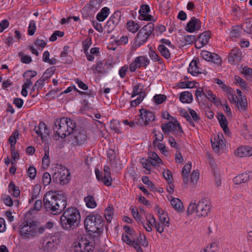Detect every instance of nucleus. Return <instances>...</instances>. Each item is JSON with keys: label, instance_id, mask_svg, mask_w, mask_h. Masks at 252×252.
<instances>
[{"label": "nucleus", "instance_id": "f257e3e1", "mask_svg": "<svg viewBox=\"0 0 252 252\" xmlns=\"http://www.w3.org/2000/svg\"><path fill=\"white\" fill-rule=\"evenodd\" d=\"M43 202L45 209L54 215L61 214L67 205L65 196L53 191H48L44 194Z\"/></svg>", "mask_w": 252, "mask_h": 252}, {"label": "nucleus", "instance_id": "f03ea898", "mask_svg": "<svg viewBox=\"0 0 252 252\" xmlns=\"http://www.w3.org/2000/svg\"><path fill=\"white\" fill-rule=\"evenodd\" d=\"M80 218V212L77 208L69 207L65 210L61 216V226L65 230H73L79 226Z\"/></svg>", "mask_w": 252, "mask_h": 252}, {"label": "nucleus", "instance_id": "7ed1b4c3", "mask_svg": "<svg viewBox=\"0 0 252 252\" xmlns=\"http://www.w3.org/2000/svg\"><path fill=\"white\" fill-rule=\"evenodd\" d=\"M76 127V125L73 120L63 117L56 120L53 129L56 137L63 138L70 135Z\"/></svg>", "mask_w": 252, "mask_h": 252}, {"label": "nucleus", "instance_id": "20e7f679", "mask_svg": "<svg viewBox=\"0 0 252 252\" xmlns=\"http://www.w3.org/2000/svg\"><path fill=\"white\" fill-rule=\"evenodd\" d=\"M211 203L207 198H202L197 202H191L187 210V215H190L195 212L199 218L206 217L211 213Z\"/></svg>", "mask_w": 252, "mask_h": 252}, {"label": "nucleus", "instance_id": "39448f33", "mask_svg": "<svg viewBox=\"0 0 252 252\" xmlns=\"http://www.w3.org/2000/svg\"><path fill=\"white\" fill-rule=\"evenodd\" d=\"M104 221L97 214H91L86 217L84 226L88 232L99 234L103 230Z\"/></svg>", "mask_w": 252, "mask_h": 252}, {"label": "nucleus", "instance_id": "423d86ee", "mask_svg": "<svg viewBox=\"0 0 252 252\" xmlns=\"http://www.w3.org/2000/svg\"><path fill=\"white\" fill-rule=\"evenodd\" d=\"M53 180L56 183L63 185L67 184L70 179L69 170L61 164H57L54 168Z\"/></svg>", "mask_w": 252, "mask_h": 252}, {"label": "nucleus", "instance_id": "0eeeda50", "mask_svg": "<svg viewBox=\"0 0 252 252\" xmlns=\"http://www.w3.org/2000/svg\"><path fill=\"white\" fill-rule=\"evenodd\" d=\"M45 231L43 226H40L36 223H26L20 228V234L27 238H31L42 234Z\"/></svg>", "mask_w": 252, "mask_h": 252}, {"label": "nucleus", "instance_id": "6e6552de", "mask_svg": "<svg viewBox=\"0 0 252 252\" xmlns=\"http://www.w3.org/2000/svg\"><path fill=\"white\" fill-rule=\"evenodd\" d=\"M74 251L91 252L94 249V243L90 242L85 237H81L73 244Z\"/></svg>", "mask_w": 252, "mask_h": 252}, {"label": "nucleus", "instance_id": "1a4fd4ad", "mask_svg": "<svg viewBox=\"0 0 252 252\" xmlns=\"http://www.w3.org/2000/svg\"><path fill=\"white\" fill-rule=\"evenodd\" d=\"M161 128L164 133L171 132L173 134H180L183 132V129L177 120L172 117V122L162 124Z\"/></svg>", "mask_w": 252, "mask_h": 252}, {"label": "nucleus", "instance_id": "9d476101", "mask_svg": "<svg viewBox=\"0 0 252 252\" xmlns=\"http://www.w3.org/2000/svg\"><path fill=\"white\" fill-rule=\"evenodd\" d=\"M87 139L86 132L83 130H76L75 128L70 135L69 141L74 146L83 144Z\"/></svg>", "mask_w": 252, "mask_h": 252}, {"label": "nucleus", "instance_id": "9b49d317", "mask_svg": "<svg viewBox=\"0 0 252 252\" xmlns=\"http://www.w3.org/2000/svg\"><path fill=\"white\" fill-rule=\"evenodd\" d=\"M140 112L139 118L137 119L136 121L137 125L146 126L149 122L153 121L155 120V117L153 112L143 109L140 110Z\"/></svg>", "mask_w": 252, "mask_h": 252}, {"label": "nucleus", "instance_id": "f8f14e48", "mask_svg": "<svg viewBox=\"0 0 252 252\" xmlns=\"http://www.w3.org/2000/svg\"><path fill=\"white\" fill-rule=\"evenodd\" d=\"M150 63V60L144 56H141L136 57L134 60L129 64V70L131 72L135 71L137 68L143 66L146 67Z\"/></svg>", "mask_w": 252, "mask_h": 252}, {"label": "nucleus", "instance_id": "ddd939ff", "mask_svg": "<svg viewBox=\"0 0 252 252\" xmlns=\"http://www.w3.org/2000/svg\"><path fill=\"white\" fill-rule=\"evenodd\" d=\"M103 171L104 176H101V173L98 170H95L96 178L103 183L105 185L109 186L111 185L112 179L110 176V169L109 166H105Z\"/></svg>", "mask_w": 252, "mask_h": 252}, {"label": "nucleus", "instance_id": "4468645a", "mask_svg": "<svg viewBox=\"0 0 252 252\" xmlns=\"http://www.w3.org/2000/svg\"><path fill=\"white\" fill-rule=\"evenodd\" d=\"M34 131L38 136L41 137L43 140L44 137H46L49 135L50 130L46 125L42 122H40L37 126H35Z\"/></svg>", "mask_w": 252, "mask_h": 252}, {"label": "nucleus", "instance_id": "2eb2a0df", "mask_svg": "<svg viewBox=\"0 0 252 252\" xmlns=\"http://www.w3.org/2000/svg\"><path fill=\"white\" fill-rule=\"evenodd\" d=\"M122 16L120 11H116L107 21L106 26L109 28L110 31L113 30L118 25Z\"/></svg>", "mask_w": 252, "mask_h": 252}, {"label": "nucleus", "instance_id": "dca6fc26", "mask_svg": "<svg viewBox=\"0 0 252 252\" xmlns=\"http://www.w3.org/2000/svg\"><path fill=\"white\" fill-rule=\"evenodd\" d=\"M200 28V21L198 19L193 17L187 24V26L185 29L188 32H193L195 31H198Z\"/></svg>", "mask_w": 252, "mask_h": 252}, {"label": "nucleus", "instance_id": "f3484780", "mask_svg": "<svg viewBox=\"0 0 252 252\" xmlns=\"http://www.w3.org/2000/svg\"><path fill=\"white\" fill-rule=\"evenodd\" d=\"M242 58V53L238 48H233L230 51L228 60L230 63L234 64L240 62Z\"/></svg>", "mask_w": 252, "mask_h": 252}, {"label": "nucleus", "instance_id": "a211bd4d", "mask_svg": "<svg viewBox=\"0 0 252 252\" xmlns=\"http://www.w3.org/2000/svg\"><path fill=\"white\" fill-rule=\"evenodd\" d=\"M58 243V239L56 237H50L45 243L43 244L44 250L47 252H51L57 248Z\"/></svg>", "mask_w": 252, "mask_h": 252}, {"label": "nucleus", "instance_id": "6ab92c4d", "mask_svg": "<svg viewBox=\"0 0 252 252\" xmlns=\"http://www.w3.org/2000/svg\"><path fill=\"white\" fill-rule=\"evenodd\" d=\"M252 178V172H245L239 174L233 179V182L235 184L240 185L245 183Z\"/></svg>", "mask_w": 252, "mask_h": 252}, {"label": "nucleus", "instance_id": "aec40b11", "mask_svg": "<svg viewBox=\"0 0 252 252\" xmlns=\"http://www.w3.org/2000/svg\"><path fill=\"white\" fill-rule=\"evenodd\" d=\"M236 156L239 157L252 156V147L249 146H241L235 152Z\"/></svg>", "mask_w": 252, "mask_h": 252}, {"label": "nucleus", "instance_id": "412c9836", "mask_svg": "<svg viewBox=\"0 0 252 252\" xmlns=\"http://www.w3.org/2000/svg\"><path fill=\"white\" fill-rule=\"evenodd\" d=\"M188 72L193 76H197L203 73V70L198 66L197 62L192 60L189 63Z\"/></svg>", "mask_w": 252, "mask_h": 252}, {"label": "nucleus", "instance_id": "4be33fe9", "mask_svg": "<svg viewBox=\"0 0 252 252\" xmlns=\"http://www.w3.org/2000/svg\"><path fill=\"white\" fill-rule=\"evenodd\" d=\"M156 210L157 211L159 220L160 222L164 225L167 227L169 226V218L167 214L163 210L160 209L158 207L156 208Z\"/></svg>", "mask_w": 252, "mask_h": 252}, {"label": "nucleus", "instance_id": "5701e85b", "mask_svg": "<svg viewBox=\"0 0 252 252\" xmlns=\"http://www.w3.org/2000/svg\"><path fill=\"white\" fill-rule=\"evenodd\" d=\"M210 37V33L209 31L201 33L198 37L197 41L198 43L200 44L199 46H196L197 48H200L203 46L206 45L209 40Z\"/></svg>", "mask_w": 252, "mask_h": 252}, {"label": "nucleus", "instance_id": "b1692460", "mask_svg": "<svg viewBox=\"0 0 252 252\" xmlns=\"http://www.w3.org/2000/svg\"><path fill=\"white\" fill-rule=\"evenodd\" d=\"M149 37L148 34L140 30L135 39V43L139 47L146 42Z\"/></svg>", "mask_w": 252, "mask_h": 252}, {"label": "nucleus", "instance_id": "393cba45", "mask_svg": "<svg viewBox=\"0 0 252 252\" xmlns=\"http://www.w3.org/2000/svg\"><path fill=\"white\" fill-rule=\"evenodd\" d=\"M218 119L223 131L226 134L228 135L229 130L227 126L228 123L226 118L222 113H220L218 114Z\"/></svg>", "mask_w": 252, "mask_h": 252}, {"label": "nucleus", "instance_id": "a878e982", "mask_svg": "<svg viewBox=\"0 0 252 252\" xmlns=\"http://www.w3.org/2000/svg\"><path fill=\"white\" fill-rule=\"evenodd\" d=\"M148 160L150 163L153 166H157L160 163H162L161 158L158 155L154 152H151L149 154Z\"/></svg>", "mask_w": 252, "mask_h": 252}, {"label": "nucleus", "instance_id": "bb28decb", "mask_svg": "<svg viewBox=\"0 0 252 252\" xmlns=\"http://www.w3.org/2000/svg\"><path fill=\"white\" fill-rule=\"evenodd\" d=\"M110 13V9L107 7L102 8L96 15V19L99 22L104 21Z\"/></svg>", "mask_w": 252, "mask_h": 252}, {"label": "nucleus", "instance_id": "cd10ccee", "mask_svg": "<svg viewBox=\"0 0 252 252\" xmlns=\"http://www.w3.org/2000/svg\"><path fill=\"white\" fill-rule=\"evenodd\" d=\"M179 99L182 103H190L192 102L193 97L190 92H183L181 93Z\"/></svg>", "mask_w": 252, "mask_h": 252}, {"label": "nucleus", "instance_id": "c85d7f7f", "mask_svg": "<svg viewBox=\"0 0 252 252\" xmlns=\"http://www.w3.org/2000/svg\"><path fill=\"white\" fill-rule=\"evenodd\" d=\"M171 204L172 207L177 211H183V205L181 201L176 198H174L171 200Z\"/></svg>", "mask_w": 252, "mask_h": 252}, {"label": "nucleus", "instance_id": "c756f323", "mask_svg": "<svg viewBox=\"0 0 252 252\" xmlns=\"http://www.w3.org/2000/svg\"><path fill=\"white\" fill-rule=\"evenodd\" d=\"M137 95L141 98H144L145 96V93L143 91V89L140 88L139 85H136L134 87L131 97H134Z\"/></svg>", "mask_w": 252, "mask_h": 252}, {"label": "nucleus", "instance_id": "7c9ffc66", "mask_svg": "<svg viewBox=\"0 0 252 252\" xmlns=\"http://www.w3.org/2000/svg\"><path fill=\"white\" fill-rule=\"evenodd\" d=\"M84 201L86 203V206L90 208H94L96 206V202L94 200V197L92 195H88L84 198Z\"/></svg>", "mask_w": 252, "mask_h": 252}, {"label": "nucleus", "instance_id": "2f4dec72", "mask_svg": "<svg viewBox=\"0 0 252 252\" xmlns=\"http://www.w3.org/2000/svg\"><path fill=\"white\" fill-rule=\"evenodd\" d=\"M45 80H43V78H41L38 80L34 85L32 87V91H37V93L36 94H33L32 97H34L35 95H37L39 91L43 88L45 83Z\"/></svg>", "mask_w": 252, "mask_h": 252}, {"label": "nucleus", "instance_id": "473e14b6", "mask_svg": "<svg viewBox=\"0 0 252 252\" xmlns=\"http://www.w3.org/2000/svg\"><path fill=\"white\" fill-rule=\"evenodd\" d=\"M158 50L160 52L161 55L166 59H168L171 57V53L168 49L164 45H159L158 47Z\"/></svg>", "mask_w": 252, "mask_h": 252}, {"label": "nucleus", "instance_id": "72a5a7b5", "mask_svg": "<svg viewBox=\"0 0 252 252\" xmlns=\"http://www.w3.org/2000/svg\"><path fill=\"white\" fill-rule=\"evenodd\" d=\"M244 31L248 33H252V19H247L242 25Z\"/></svg>", "mask_w": 252, "mask_h": 252}, {"label": "nucleus", "instance_id": "f704fd0d", "mask_svg": "<svg viewBox=\"0 0 252 252\" xmlns=\"http://www.w3.org/2000/svg\"><path fill=\"white\" fill-rule=\"evenodd\" d=\"M238 109L240 111H245L247 108L248 102L246 98H240V100H238L235 103Z\"/></svg>", "mask_w": 252, "mask_h": 252}, {"label": "nucleus", "instance_id": "c9c22d12", "mask_svg": "<svg viewBox=\"0 0 252 252\" xmlns=\"http://www.w3.org/2000/svg\"><path fill=\"white\" fill-rule=\"evenodd\" d=\"M127 30L133 33L136 32L139 29V26L137 23L131 21L127 23Z\"/></svg>", "mask_w": 252, "mask_h": 252}, {"label": "nucleus", "instance_id": "e433bc0d", "mask_svg": "<svg viewBox=\"0 0 252 252\" xmlns=\"http://www.w3.org/2000/svg\"><path fill=\"white\" fill-rule=\"evenodd\" d=\"M235 80L236 81V83L239 84L241 88L244 89L247 91H250V88L248 86L247 83L243 79L241 78L240 77L238 76H235Z\"/></svg>", "mask_w": 252, "mask_h": 252}, {"label": "nucleus", "instance_id": "4c0bfd02", "mask_svg": "<svg viewBox=\"0 0 252 252\" xmlns=\"http://www.w3.org/2000/svg\"><path fill=\"white\" fill-rule=\"evenodd\" d=\"M114 214L112 207L108 206L105 210L104 216L107 222H110Z\"/></svg>", "mask_w": 252, "mask_h": 252}, {"label": "nucleus", "instance_id": "58836bf2", "mask_svg": "<svg viewBox=\"0 0 252 252\" xmlns=\"http://www.w3.org/2000/svg\"><path fill=\"white\" fill-rule=\"evenodd\" d=\"M149 56L153 61L158 62L159 63H161V59L152 48H150L149 49Z\"/></svg>", "mask_w": 252, "mask_h": 252}, {"label": "nucleus", "instance_id": "ea45409f", "mask_svg": "<svg viewBox=\"0 0 252 252\" xmlns=\"http://www.w3.org/2000/svg\"><path fill=\"white\" fill-rule=\"evenodd\" d=\"M154 29V24L152 23H150L144 26L141 30L150 36L153 32Z\"/></svg>", "mask_w": 252, "mask_h": 252}, {"label": "nucleus", "instance_id": "a19ab883", "mask_svg": "<svg viewBox=\"0 0 252 252\" xmlns=\"http://www.w3.org/2000/svg\"><path fill=\"white\" fill-rule=\"evenodd\" d=\"M36 29L35 22L34 20H31L28 27V34L30 36L33 35L36 31Z\"/></svg>", "mask_w": 252, "mask_h": 252}, {"label": "nucleus", "instance_id": "79ce46f5", "mask_svg": "<svg viewBox=\"0 0 252 252\" xmlns=\"http://www.w3.org/2000/svg\"><path fill=\"white\" fill-rule=\"evenodd\" d=\"M218 247V244L217 243H213L208 245L206 248L202 249L200 250V252H215V248Z\"/></svg>", "mask_w": 252, "mask_h": 252}, {"label": "nucleus", "instance_id": "37998d69", "mask_svg": "<svg viewBox=\"0 0 252 252\" xmlns=\"http://www.w3.org/2000/svg\"><path fill=\"white\" fill-rule=\"evenodd\" d=\"M188 111L191 116L192 121L194 122V124L195 123H197L200 119V117L199 116V115L194 110L192 109H189Z\"/></svg>", "mask_w": 252, "mask_h": 252}, {"label": "nucleus", "instance_id": "c03bdc74", "mask_svg": "<svg viewBox=\"0 0 252 252\" xmlns=\"http://www.w3.org/2000/svg\"><path fill=\"white\" fill-rule=\"evenodd\" d=\"M50 163L49 152L45 151L44 156L42 158V165L44 168H47Z\"/></svg>", "mask_w": 252, "mask_h": 252}, {"label": "nucleus", "instance_id": "a18cd8bd", "mask_svg": "<svg viewBox=\"0 0 252 252\" xmlns=\"http://www.w3.org/2000/svg\"><path fill=\"white\" fill-rule=\"evenodd\" d=\"M55 72V69L54 67H50L47 69L42 76V78L43 80H46L48 78H50L51 76L54 74Z\"/></svg>", "mask_w": 252, "mask_h": 252}, {"label": "nucleus", "instance_id": "49530a36", "mask_svg": "<svg viewBox=\"0 0 252 252\" xmlns=\"http://www.w3.org/2000/svg\"><path fill=\"white\" fill-rule=\"evenodd\" d=\"M51 181V177L50 174L48 172L44 173L42 176V182L45 186L50 184Z\"/></svg>", "mask_w": 252, "mask_h": 252}, {"label": "nucleus", "instance_id": "de8ad7c7", "mask_svg": "<svg viewBox=\"0 0 252 252\" xmlns=\"http://www.w3.org/2000/svg\"><path fill=\"white\" fill-rule=\"evenodd\" d=\"M19 56L21 57V62L24 63L28 64L32 61V58L30 56L23 55L22 52L19 53Z\"/></svg>", "mask_w": 252, "mask_h": 252}, {"label": "nucleus", "instance_id": "09e8293b", "mask_svg": "<svg viewBox=\"0 0 252 252\" xmlns=\"http://www.w3.org/2000/svg\"><path fill=\"white\" fill-rule=\"evenodd\" d=\"M9 189L13 191V195L15 197L19 196L20 191L18 187H16L13 182H11L9 185Z\"/></svg>", "mask_w": 252, "mask_h": 252}, {"label": "nucleus", "instance_id": "8fccbe9b", "mask_svg": "<svg viewBox=\"0 0 252 252\" xmlns=\"http://www.w3.org/2000/svg\"><path fill=\"white\" fill-rule=\"evenodd\" d=\"M166 96L164 94H156L154 96L155 101L158 104L163 103L166 99Z\"/></svg>", "mask_w": 252, "mask_h": 252}, {"label": "nucleus", "instance_id": "3c124183", "mask_svg": "<svg viewBox=\"0 0 252 252\" xmlns=\"http://www.w3.org/2000/svg\"><path fill=\"white\" fill-rule=\"evenodd\" d=\"M40 192L39 187L35 185L33 189V192L32 194L31 199L30 200L29 202L31 203L32 201L36 199L37 196L39 195Z\"/></svg>", "mask_w": 252, "mask_h": 252}, {"label": "nucleus", "instance_id": "603ef678", "mask_svg": "<svg viewBox=\"0 0 252 252\" xmlns=\"http://www.w3.org/2000/svg\"><path fill=\"white\" fill-rule=\"evenodd\" d=\"M217 84H218L220 87H221V88L222 89V90L226 92H229L230 91V89L231 88L229 86H226L223 82L222 80H220V79H216V82H215Z\"/></svg>", "mask_w": 252, "mask_h": 252}, {"label": "nucleus", "instance_id": "864d4df0", "mask_svg": "<svg viewBox=\"0 0 252 252\" xmlns=\"http://www.w3.org/2000/svg\"><path fill=\"white\" fill-rule=\"evenodd\" d=\"M19 133L18 131H15L9 138L8 141L11 144V146L14 145L16 143V139L18 138Z\"/></svg>", "mask_w": 252, "mask_h": 252}, {"label": "nucleus", "instance_id": "5fc2aeb1", "mask_svg": "<svg viewBox=\"0 0 252 252\" xmlns=\"http://www.w3.org/2000/svg\"><path fill=\"white\" fill-rule=\"evenodd\" d=\"M137 240L138 242L143 246L145 247H147L148 246V241L144 235L140 234L139 236L138 237Z\"/></svg>", "mask_w": 252, "mask_h": 252}, {"label": "nucleus", "instance_id": "6e6d98bb", "mask_svg": "<svg viewBox=\"0 0 252 252\" xmlns=\"http://www.w3.org/2000/svg\"><path fill=\"white\" fill-rule=\"evenodd\" d=\"M150 12V7L149 5L147 4H143L141 6L140 10L139 11L140 16L145 15L146 14H148Z\"/></svg>", "mask_w": 252, "mask_h": 252}, {"label": "nucleus", "instance_id": "4d7b16f0", "mask_svg": "<svg viewBox=\"0 0 252 252\" xmlns=\"http://www.w3.org/2000/svg\"><path fill=\"white\" fill-rule=\"evenodd\" d=\"M226 93H227V96L230 101L233 102L234 103H236L238 99L237 95L231 92V88L230 89L229 92H226Z\"/></svg>", "mask_w": 252, "mask_h": 252}, {"label": "nucleus", "instance_id": "13d9d810", "mask_svg": "<svg viewBox=\"0 0 252 252\" xmlns=\"http://www.w3.org/2000/svg\"><path fill=\"white\" fill-rule=\"evenodd\" d=\"M199 172L197 170H194L191 174L190 182L193 184L196 183L197 182V181L199 179Z\"/></svg>", "mask_w": 252, "mask_h": 252}, {"label": "nucleus", "instance_id": "bf43d9fd", "mask_svg": "<svg viewBox=\"0 0 252 252\" xmlns=\"http://www.w3.org/2000/svg\"><path fill=\"white\" fill-rule=\"evenodd\" d=\"M107 156L110 162L112 163H114L116 157L114 150L109 149L107 152Z\"/></svg>", "mask_w": 252, "mask_h": 252}, {"label": "nucleus", "instance_id": "052dcab7", "mask_svg": "<svg viewBox=\"0 0 252 252\" xmlns=\"http://www.w3.org/2000/svg\"><path fill=\"white\" fill-rule=\"evenodd\" d=\"M120 124L119 122L116 120H113L110 123V127L111 129L114 130L116 132L119 133L120 132V129L119 127H118V126H120Z\"/></svg>", "mask_w": 252, "mask_h": 252}, {"label": "nucleus", "instance_id": "680f3d73", "mask_svg": "<svg viewBox=\"0 0 252 252\" xmlns=\"http://www.w3.org/2000/svg\"><path fill=\"white\" fill-rule=\"evenodd\" d=\"M212 56H211V60H210V61H211L216 64H220L221 62V59L220 57L215 53H212Z\"/></svg>", "mask_w": 252, "mask_h": 252}, {"label": "nucleus", "instance_id": "e2e57ef3", "mask_svg": "<svg viewBox=\"0 0 252 252\" xmlns=\"http://www.w3.org/2000/svg\"><path fill=\"white\" fill-rule=\"evenodd\" d=\"M142 181L143 183L146 185H147L151 189H155V186L154 184L149 180V178L147 176H143L142 178Z\"/></svg>", "mask_w": 252, "mask_h": 252}, {"label": "nucleus", "instance_id": "0e129e2a", "mask_svg": "<svg viewBox=\"0 0 252 252\" xmlns=\"http://www.w3.org/2000/svg\"><path fill=\"white\" fill-rule=\"evenodd\" d=\"M155 140L153 141V144L154 146L156 147L158 141H162L163 139V135L162 133L159 132L158 133H155Z\"/></svg>", "mask_w": 252, "mask_h": 252}, {"label": "nucleus", "instance_id": "69168bd1", "mask_svg": "<svg viewBox=\"0 0 252 252\" xmlns=\"http://www.w3.org/2000/svg\"><path fill=\"white\" fill-rule=\"evenodd\" d=\"M205 96L207 97V98L213 103L216 102V98L215 95H214L212 92L210 91H206L205 93Z\"/></svg>", "mask_w": 252, "mask_h": 252}, {"label": "nucleus", "instance_id": "338daca9", "mask_svg": "<svg viewBox=\"0 0 252 252\" xmlns=\"http://www.w3.org/2000/svg\"><path fill=\"white\" fill-rule=\"evenodd\" d=\"M28 173L29 176L32 179H33L35 178L36 174V169L33 166H30L28 170Z\"/></svg>", "mask_w": 252, "mask_h": 252}, {"label": "nucleus", "instance_id": "774afa93", "mask_svg": "<svg viewBox=\"0 0 252 252\" xmlns=\"http://www.w3.org/2000/svg\"><path fill=\"white\" fill-rule=\"evenodd\" d=\"M146 218L147 220V222L151 224L153 227L157 223L154 217L152 214H147L146 216Z\"/></svg>", "mask_w": 252, "mask_h": 252}]
</instances>
